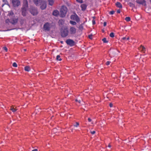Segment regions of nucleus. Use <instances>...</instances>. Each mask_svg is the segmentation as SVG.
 <instances>
[{"mask_svg": "<svg viewBox=\"0 0 151 151\" xmlns=\"http://www.w3.org/2000/svg\"><path fill=\"white\" fill-rule=\"evenodd\" d=\"M109 106L110 107H111L113 106V104L111 103H110L109 104Z\"/></svg>", "mask_w": 151, "mask_h": 151, "instance_id": "nucleus-44", "label": "nucleus"}, {"mask_svg": "<svg viewBox=\"0 0 151 151\" xmlns=\"http://www.w3.org/2000/svg\"><path fill=\"white\" fill-rule=\"evenodd\" d=\"M125 20L127 22H129L131 20L130 18L129 17H126L125 18Z\"/></svg>", "mask_w": 151, "mask_h": 151, "instance_id": "nucleus-26", "label": "nucleus"}, {"mask_svg": "<svg viewBox=\"0 0 151 151\" xmlns=\"http://www.w3.org/2000/svg\"><path fill=\"white\" fill-rule=\"evenodd\" d=\"M18 21V18H13L11 20V22L12 24H14L17 22Z\"/></svg>", "mask_w": 151, "mask_h": 151, "instance_id": "nucleus-15", "label": "nucleus"}, {"mask_svg": "<svg viewBox=\"0 0 151 151\" xmlns=\"http://www.w3.org/2000/svg\"><path fill=\"white\" fill-rule=\"evenodd\" d=\"M91 133L92 134H93L95 133V131H91Z\"/></svg>", "mask_w": 151, "mask_h": 151, "instance_id": "nucleus-39", "label": "nucleus"}, {"mask_svg": "<svg viewBox=\"0 0 151 151\" xmlns=\"http://www.w3.org/2000/svg\"><path fill=\"white\" fill-rule=\"evenodd\" d=\"M91 36H90V35H89V38H90V39H91Z\"/></svg>", "mask_w": 151, "mask_h": 151, "instance_id": "nucleus-48", "label": "nucleus"}, {"mask_svg": "<svg viewBox=\"0 0 151 151\" xmlns=\"http://www.w3.org/2000/svg\"><path fill=\"white\" fill-rule=\"evenodd\" d=\"M59 14V12L57 10L54 11L52 13V14L55 16H57Z\"/></svg>", "mask_w": 151, "mask_h": 151, "instance_id": "nucleus-19", "label": "nucleus"}, {"mask_svg": "<svg viewBox=\"0 0 151 151\" xmlns=\"http://www.w3.org/2000/svg\"><path fill=\"white\" fill-rule=\"evenodd\" d=\"M117 51V50L116 49H110L109 52L110 56L112 57H114L116 55Z\"/></svg>", "mask_w": 151, "mask_h": 151, "instance_id": "nucleus-4", "label": "nucleus"}, {"mask_svg": "<svg viewBox=\"0 0 151 151\" xmlns=\"http://www.w3.org/2000/svg\"><path fill=\"white\" fill-rule=\"evenodd\" d=\"M40 8L42 10H44L47 6L46 2L45 1L43 0L42 3H40Z\"/></svg>", "mask_w": 151, "mask_h": 151, "instance_id": "nucleus-9", "label": "nucleus"}, {"mask_svg": "<svg viewBox=\"0 0 151 151\" xmlns=\"http://www.w3.org/2000/svg\"><path fill=\"white\" fill-rule=\"evenodd\" d=\"M136 2L139 4H142L144 6H146L147 4L145 0H136Z\"/></svg>", "mask_w": 151, "mask_h": 151, "instance_id": "nucleus-10", "label": "nucleus"}, {"mask_svg": "<svg viewBox=\"0 0 151 151\" xmlns=\"http://www.w3.org/2000/svg\"><path fill=\"white\" fill-rule=\"evenodd\" d=\"M109 36L111 37H114V33L113 32H111L109 35Z\"/></svg>", "mask_w": 151, "mask_h": 151, "instance_id": "nucleus-30", "label": "nucleus"}, {"mask_svg": "<svg viewBox=\"0 0 151 151\" xmlns=\"http://www.w3.org/2000/svg\"><path fill=\"white\" fill-rule=\"evenodd\" d=\"M48 1L49 2V4L51 6H52L54 3V0H48Z\"/></svg>", "mask_w": 151, "mask_h": 151, "instance_id": "nucleus-22", "label": "nucleus"}, {"mask_svg": "<svg viewBox=\"0 0 151 151\" xmlns=\"http://www.w3.org/2000/svg\"><path fill=\"white\" fill-rule=\"evenodd\" d=\"M129 39V37H127L126 40H128Z\"/></svg>", "mask_w": 151, "mask_h": 151, "instance_id": "nucleus-46", "label": "nucleus"}, {"mask_svg": "<svg viewBox=\"0 0 151 151\" xmlns=\"http://www.w3.org/2000/svg\"><path fill=\"white\" fill-rule=\"evenodd\" d=\"M71 19H72L75 20L77 22L80 21V19L78 16L76 14H75L74 15H72L70 17Z\"/></svg>", "mask_w": 151, "mask_h": 151, "instance_id": "nucleus-7", "label": "nucleus"}, {"mask_svg": "<svg viewBox=\"0 0 151 151\" xmlns=\"http://www.w3.org/2000/svg\"><path fill=\"white\" fill-rule=\"evenodd\" d=\"M68 10L67 7L64 6H63L61 8L60 12V16L62 17H63L65 16Z\"/></svg>", "mask_w": 151, "mask_h": 151, "instance_id": "nucleus-1", "label": "nucleus"}, {"mask_svg": "<svg viewBox=\"0 0 151 151\" xmlns=\"http://www.w3.org/2000/svg\"><path fill=\"white\" fill-rule=\"evenodd\" d=\"M102 40L104 43H108V41L106 39V38H104L102 39Z\"/></svg>", "mask_w": 151, "mask_h": 151, "instance_id": "nucleus-27", "label": "nucleus"}, {"mask_svg": "<svg viewBox=\"0 0 151 151\" xmlns=\"http://www.w3.org/2000/svg\"><path fill=\"white\" fill-rule=\"evenodd\" d=\"M51 27V25L50 23L47 22L43 26L44 29L46 31H49L50 30Z\"/></svg>", "mask_w": 151, "mask_h": 151, "instance_id": "nucleus-6", "label": "nucleus"}, {"mask_svg": "<svg viewBox=\"0 0 151 151\" xmlns=\"http://www.w3.org/2000/svg\"><path fill=\"white\" fill-rule=\"evenodd\" d=\"M116 6L117 7H118L119 8H122V5L119 2H117L115 3Z\"/></svg>", "mask_w": 151, "mask_h": 151, "instance_id": "nucleus-18", "label": "nucleus"}, {"mask_svg": "<svg viewBox=\"0 0 151 151\" xmlns=\"http://www.w3.org/2000/svg\"><path fill=\"white\" fill-rule=\"evenodd\" d=\"M116 12L117 13L119 14L120 12V11L119 9L117 10Z\"/></svg>", "mask_w": 151, "mask_h": 151, "instance_id": "nucleus-42", "label": "nucleus"}, {"mask_svg": "<svg viewBox=\"0 0 151 151\" xmlns=\"http://www.w3.org/2000/svg\"><path fill=\"white\" fill-rule=\"evenodd\" d=\"M34 3L37 6L40 5V3L43 1L42 0H33Z\"/></svg>", "mask_w": 151, "mask_h": 151, "instance_id": "nucleus-13", "label": "nucleus"}, {"mask_svg": "<svg viewBox=\"0 0 151 151\" xmlns=\"http://www.w3.org/2000/svg\"><path fill=\"white\" fill-rule=\"evenodd\" d=\"M2 1L4 3L2 4V7H3L5 5H7L9 6V3L7 0H2Z\"/></svg>", "mask_w": 151, "mask_h": 151, "instance_id": "nucleus-16", "label": "nucleus"}, {"mask_svg": "<svg viewBox=\"0 0 151 151\" xmlns=\"http://www.w3.org/2000/svg\"><path fill=\"white\" fill-rule=\"evenodd\" d=\"M139 50L144 53L145 52L146 50L145 48L142 45H141L139 47Z\"/></svg>", "mask_w": 151, "mask_h": 151, "instance_id": "nucleus-17", "label": "nucleus"}, {"mask_svg": "<svg viewBox=\"0 0 151 151\" xmlns=\"http://www.w3.org/2000/svg\"><path fill=\"white\" fill-rule=\"evenodd\" d=\"M128 4L130 7L132 8L134 7H135L134 4L131 2H129Z\"/></svg>", "mask_w": 151, "mask_h": 151, "instance_id": "nucleus-24", "label": "nucleus"}, {"mask_svg": "<svg viewBox=\"0 0 151 151\" xmlns=\"http://www.w3.org/2000/svg\"><path fill=\"white\" fill-rule=\"evenodd\" d=\"M76 29L73 27H71L69 29L70 33L71 35H74L76 32Z\"/></svg>", "mask_w": 151, "mask_h": 151, "instance_id": "nucleus-11", "label": "nucleus"}, {"mask_svg": "<svg viewBox=\"0 0 151 151\" xmlns=\"http://www.w3.org/2000/svg\"><path fill=\"white\" fill-rule=\"evenodd\" d=\"M79 29L81 30H82L83 29V27L82 24H80L79 26Z\"/></svg>", "mask_w": 151, "mask_h": 151, "instance_id": "nucleus-28", "label": "nucleus"}, {"mask_svg": "<svg viewBox=\"0 0 151 151\" xmlns=\"http://www.w3.org/2000/svg\"><path fill=\"white\" fill-rule=\"evenodd\" d=\"M66 44L71 47L74 46L75 45V42L72 40L68 39L66 41Z\"/></svg>", "mask_w": 151, "mask_h": 151, "instance_id": "nucleus-5", "label": "nucleus"}, {"mask_svg": "<svg viewBox=\"0 0 151 151\" xmlns=\"http://www.w3.org/2000/svg\"><path fill=\"white\" fill-rule=\"evenodd\" d=\"M70 23L72 25H76V22L73 21H70Z\"/></svg>", "mask_w": 151, "mask_h": 151, "instance_id": "nucleus-29", "label": "nucleus"}, {"mask_svg": "<svg viewBox=\"0 0 151 151\" xmlns=\"http://www.w3.org/2000/svg\"><path fill=\"white\" fill-rule=\"evenodd\" d=\"M88 121L89 122H91V119L89 118H88Z\"/></svg>", "mask_w": 151, "mask_h": 151, "instance_id": "nucleus-43", "label": "nucleus"}, {"mask_svg": "<svg viewBox=\"0 0 151 151\" xmlns=\"http://www.w3.org/2000/svg\"><path fill=\"white\" fill-rule=\"evenodd\" d=\"M114 13V11H110L109 13V14L111 15L113 14Z\"/></svg>", "mask_w": 151, "mask_h": 151, "instance_id": "nucleus-33", "label": "nucleus"}, {"mask_svg": "<svg viewBox=\"0 0 151 151\" xmlns=\"http://www.w3.org/2000/svg\"><path fill=\"white\" fill-rule=\"evenodd\" d=\"M27 8H22V14L23 16H25L27 15Z\"/></svg>", "mask_w": 151, "mask_h": 151, "instance_id": "nucleus-12", "label": "nucleus"}, {"mask_svg": "<svg viewBox=\"0 0 151 151\" xmlns=\"http://www.w3.org/2000/svg\"><path fill=\"white\" fill-rule=\"evenodd\" d=\"M56 60L58 61H61L62 59L60 58V56L59 55H57L56 57Z\"/></svg>", "mask_w": 151, "mask_h": 151, "instance_id": "nucleus-25", "label": "nucleus"}, {"mask_svg": "<svg viewBox=\"0 0 151 151\" xmlns=\"http://www.w3.org/2000/svg\"><path fill=\"white\" fill-rule=\"evenodd\" d=\"M12 65L14 67H17V65L16 63L14 62L13 63Z\"/></svg>", "mask_w": 151, "mask_h": 151, "instance_id": "nucleus-32", "label": "nucleus"}, {"mask_svg": "<svg viewBox=\"0 0 151 151\" xmlns=\"http://www.w3.org/2000/svg\"><path fill=\"white\" fill-rule=\"evenodd\" d=\"M3 49L6 51V52H7L8 51V49L6 47H4Z\"/></svg>", "mask_w": 151, "mask_h": 151, "instance_id": "nucleus-35", "label": "nucleus"}, {"mask_svg": "<svg viewBox=\"0 0 151 151\" xmlns=\"http://www.w3.org/2000/svg\"><path fill=\"white\" fill-rule=\"evenodd\" d=\"M126 39H127V37H123V38H122V40H124V41H126Z\"/></svg>", "mask_w": 151, "mask_h": 151, "instance_id": "nucleus-34", "label": "nucleus"}, {"mask_svg": "<svg viewBox=\"0 0 151 151\" xmlns=\"http://www.w3.org/2000/svg\"><path fill=\"white\" fill-rule=\"evenodd\" d=\"M93 24L94 25L95 24L96 22L94 20H93L92 21Z\"/></svg>", "mask_w": 151, "mask_h": 151, "instance_id": "nucleus-40", "label": "nucleus"}, {"mask_svg": "<svg viewBox=\"0 0 151 151\" xmlns=\"http://www.w3.org/2000/svg\"><path fill=\"white\" fill-rule=\"evenodd\" d=\"M24 70L26 71H29L30 70V68L28 66H27L24 67Z\"/></svg>", "mask_w": 151, "mask_h": 151, "instance_id": "nucleus-21", "label": "nucleus"}, {"mask_svg": "<svg viewBox=\"0 0 151 151\" xmlns=\"http://www.w3.org/2000/svg\"><path fill=\"white\" fill-rule=\"evenodd\" d=\"M24 51H26V49H24Z\"/></svg>", "mask_w": 151, "mask_h": 151, "instance_id": "nucleus-49", "label": "nucleus"}, {"mask_svg": "<svg viewBox=\"0 0 151 151\" xmlns=\"http://www.w3.org/2000/svg\"><path fill=\"white\" fill-rule=\"evenodd\" d=\"M79 125V123L78 122H76V124L74 125V127H78Z\"/></svg>", "mask_w": 151, "mask_h": 151, "instance_id": "nucleus-31", "label": "nucleus"}, {"mask_svg": "<svg viewBox=\"0 0 151 151\" xmlns=\"http://www.w3.org/2000/svg\"><path fill=\"white\" fill-rule=\"evenodd\" d=\"M32 151H37V149H35L32 150Z\"/></svg>", "mask_w": 151, "mask_h": 151, "instance_id": "nucleus-45", "label": "nucleus"}, {"mask_svg": "<svg viewBox=\"0 0 151 151\" xmlns=\"http://www.w3.org/2000/svg\"><path fill=\"white\" fill-rule=\"evenodd\" d=\"M12 3L13 6L14 7H17L20 4V1L19 0H12Z\"/></svg>", "mask_w": 151, "mask_h": 151, "instance_id": "nucleus-8", "label": "nucleus"}, {"mask_svg": "<svg viewBox=\"0 0 151 151\" xmlns=\"http://www.w3.org/2000/svg\"><path fill=\"white\" fill-rule=\"evenodd\" d=\"M81 7L82 10H85L86 8V5L85 4H83L81 5Z\"/></svg>", "mask_w": 151, "mask_h": 151, "instance_id": "nucleus-20", "label": "nucleus"}, {"mask_svg": "<svg viewBox=\"0 0 151 151\" xmlns=\"http://www.w3.org/2000/svg\"><path fill=\"white\" fill-rule=\"evenodd\" d=\"M61 42L62 43H63V42H62V41H61Z\"/></svg>", "mask_w": 151, "mask_h": 151, "instance_id": "nucleus-50", "label": "nucleus"}, {"mask_svg": "<svg viewBox=\"0 0 151 151\" xmlns=\"http://www.w3.org/2000/svg\"><path fill=\"white\" fill-rule=\"evenodd\" d=\"M10 109L13 112H14L16 111L17 110V109H16L14 108V106L13 107L11 106L10 107Z\"/></svg>", "mask_w": 151, "mask_h": 151, "instance_id": "nucleus-23", "label": "nucleus"}, {"mask_svg": "<svg viewBox=\"0 0 151 151\" xmlns=\"http://www.w3.org/2000/svg\"><path fill=\"white\" fill-rule=\"evenodd\" d=\"M76 1L80 3H82L83 2L82 0H76Z\"/></svg>", "mask_w": 151, "mask_h": 151, "instance_id": "nucleus-38", "label": "nucleus"}, {"mask_svg": "<svg viewBox=\"0 0 151 151\" xmlns=\"http://www.w3.org/2000/svg\"><path fill=\"white\" fill-rule=\"evenodd\" d=\"M68 31L67 27L62 29L61 30V35L62 37H65L68 35Z\"/></svg>", "mask_w": 151, "mask_h": 151, "instance_id": "nucleus-2", "label": "nucleus"}, {"mask_svg": "<svg viewBox=\"0 0 151 151\" xmlns=\"http://www.w3.org/2000/svg\"><path fill=\"white\" fill-rule=\"evenodd\" d=\"M106 22H104V27H105L106 25Z\"/></svg>", "mask_w": 151, "mask_h": 151, "instance_id": "nucleus-41", "label": "nucleus"}, {"mask_svg": "<svg viewBox=\"0 0 151 151\" xmlns=\"http://www.w3.org/2000/svg\"><path fill=\"white\" fill-rule=\"evenodd\" d=\"M29 12L33 16H35L38 14V12L37 9L33 6H31L29 9Z\"/></svg>", "mask_w": 151, "mask_h": 151, "instance_id": "nucleus-3", "label": "nucleus"}, {"mask_svg": "<svg viewBox=\"0 0 151 151\" xmlns=\"http://www.w3.org/2000/svg\"><path fill=\"white\" fill-rule=\"evenodd\" d=\"M110 63L111 62L110 61H107V62H106V65H108L110 64Z\"/></svg>", "mask_w": 151, "mask_h": 151, "instance_id": "nucleus-37", "label": "nucleus"}, {"mask_svg": "<svg viewBox=\"0 0 151 151\" xmlns=\"http://www.w3.org/2000/svg\"><path fill=\"white\" fill-rule=\"evenodd\" d=\"M108 147L110 148L111 147V145L110 144H109L108 145Z\"/></svg>", "mask_w": 151, "mask_h": 151, "instance_id": "nucleus-47", "label": "nucleus"}, {"mask_svg": "<svg viewBox=\"0 0 151 151\" xmlns=\"http://www.w3.org/2000/svg\"><path fill=\"white\" fill-rule=\"evenodd\" d=\"M76 101L78 102L79 104H81V101L80 100H78L77 99L76 100Z\"/></svg>", "mask_w": 151, "mask_h": 151, "instance_id": "nucleus-36", "label": "nucleus"}, {"mask_svg": "<svg viewBox=\"0 0 151 151\" xmlns=\"http://www.w3.org/2000/svg\"><path fill=\"white\" fill-rule=\"evenodd\" d=\"M28 7V1L27 0H24L23 1V7L27 8Z\"/></svg>", "mask_w": 151, "mask_h": 151, "instance_id": "nucleus-14", "label": "nucleus"}]
</instances>
